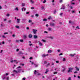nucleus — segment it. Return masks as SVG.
Returning a JSON list of instances; mask_svg holds the SVG:
<instances>
[{"mask_svg": "<svg viewBox=\"0 0 80 80\" xmlns=\"http://www.w3.org/2000/svg\"><path fill=\"white\" fill-rule=\"evenodd\" d=\"M21 68V67L19 66L17 68V69H18V71H16V70H14L13 72H15V73H18V72H20V71L22 70V69H19Z\"/></svg>", "mask_w": 80, "mask_h": 80, "instance_id": "obj_1", "label": "nucleus"}, {"mask_svg": "<svg viewBox=\"0 0 80 80\" xmlns=\"http://www.w3.org/2000/svg\"><path fill=\"white\" fill-rule=\"evenodd\" d=\"M8 75V73H6V75L4 74L2 77V80H5V79H7V80H8V78L6 76Z\"/></svg>", "mask_w": 80, "mask_h": 80, "instance_id": "obj_2", "label": "nucleus"}, {"mask_svg": "<svg viewBox=\"0 0 80 80\" xmlns=\"http://www.w3.org/2000/svg\"><path fill=\"white\" fill-rule=\"evenodd\" d=\"M73 70V68H68V72L69 73L70 72H72V71Z\"/></svg>", "mask_w": 80, "mask_h": 80, "instance_id": "obj_3", "label": "nucleus"}, {"mask_svg": "<svg viewBox=\"0 0 80 80\" xmlns=\"http://www.w3.org/2000/svg\"><path fill=\"white\" fill-rule=\"evenodd\" d=\"M62 68H63V69H62V71H61V72H63L65 70H66V67L65 66H62Z\"/></svg>", "mask_w": 80, "mask_h": 80, "instance_id": "obj_4", "label": "nucleus"}, {"mask_svg": "<svg viewBox=\"0 0 80 80\" xmlns=\"http://www.w3.org/2000/svg\"><path fill=\"white\" fill-rule=\"evenodd\" d=\"M37 30L33 29V32L34 34H36L37 33Z\"/></svg>", "mask_w": 80, "mask_h": 80, "instance_id": "obj_5", "label": "nucleus"}, {"mask_svg": "<svg viewBox=\"0 0 80 80\" xmlns=\"http://www.w3.org/2000/svg\"><path fill=\"white\" fill-rule=\"evenodd\" d=\"M50 26H52V27H54L55 26V23L53 22H51L50 23Z\"/></svg>", "mask_w": 80, "mask_h": 80, "instance_id": "obj_6", "label": "nucleus"}, {"mask_svg": "<svg viewBox=\"0 0 80 80\" xmlns=\"http://www.w3.org/2000/svg\"><path fill=\"white\" fill-rule=\"evenodd\" d=\"M14 10H15V11H17V12H18V11L19 9H18V7H16V8H14Z\"/></svg>", "mask_w": 80, "mask_h": 80, "instance_id": "obj_7", "label": "nucleus"}, {"mask_svg": "<svg viewBox=\"0 0 80 80\" xmlns=\"http://www.w3.org/2000/svg\"><path fill=\"white\" fill-rule=\"evenodd\" d=\"M75 70L76 71H79V68L78 67H75Z\"/></svg>", "mask_w": 80, "mask_h": 80, "instance_id": "obj_8", "label": "nucleus"}, {"mask_svg": "<svg viewBox=\"0 0 80 80\" xmlns=\"http://www.w3.org/2000/svg\"><path fill=\"white\" fill-rule=\"evenodd\" d=\"M48 38H50V39H51V40H53V37L52 36H49L48 37Z\"/></svg>", "mask_w": 80, "mask_h": 80, "instance_id": "obj_9", "label": "nucleus"}, {"mask_svg": "<svg viewBox=\"0 0 80 80\" xmlns=\"http://www.w3.org/2000/svg\"><path fill=\"white\" fill-rule=\"evenodd\" d=\"M17 23H20V19H17Z\"/></svg>", "mask_w": 80, "mask_h": 80, "instance_id": "obj_10", "label": "nucleus"}, {"mask_svg": "<svg viewBox=\"0 0 80 80\" xmlns=\"http://www.w3.org/2000/svg\"><path fill=\"white\" fill-rule=\"evenodd\" d=\"M48 31H52V28H48Z\"/></svg>", "mask_w": 80, "mask_h": 80, "instance_id": "obj_11", "label": "nucleus"}, {"mask_svg": "<svg viewBox=\"0 0 80 80\" xmlns=\"http://www.w3.org/2000/svg\"><path fill=\"white\" fill-rule=\"evenodd\" d=\"M28 37L29 38H32V34H29L28 35Z\"/></svg>", "mask_w": 80, "mask_h": 80, "instance_id": "obj_12", "label": "nucleus"}, {"mask_svg": "<svg viewBox=\"0 0 80 80\" xmlns=\"http://www.w3.org/2000/svg\"><path fill=\"white\" fill-rule=\"evenodd\" d=\"M61 9H65V6L63 5H62V7L61 8Z\"/></svg>", "mask_w": 80, "mask_h": 80, "instance_id": "obj_13", "label": "nucleus"}, {"mask_svg": "<svg viewBox=\"0 0 80 80\" xmlns=\"http://www.w3.org/2000/svg\"><path fill=\"white\" fill-rule=\"evenodd\" d=\"M30 2L31 4H33V3H34V1H33L32 0H31Z\"/></svg>", "mask_w": 80, "mask_h": 80, "instance_id": "obj_14", "label": "nucleus"}, {"mask_svg": "<svg viewBox=\"0 0 80 80\" xmlns=\"http://www.w3.org/2000/svg\"><path fill=\"white\" fill-rule=\"evenodd\" d=\"M48 53H51L52 52V51L51 50H49L48 52Z\"/></svg>", "mask_w": 80, "mask_h": 80, "instance_id": "obj_15", "label": "nucleus"}, {"mask_svg": "<svg viewBox=\"0 0 80 80\" xmlns=\"http://www.w3.org/2000/svg\"><path fill=\"white\" fill-rule=\"evenodd\" d=\"M34 65L35 67V68L37 67H38V64H34Z\"/></svg>", "mask_w": 80, "mask_h": 80, "instance_id": "obj_16", "label": "nucleus"}, {"mask_svg": "<svg viewBox=\"0 0 80 80\" xmlns=\"http://www.w3.org/2000/svg\"><path fill=\"white\" fill-rule=\"evenodd\" d=\"M34 73L35 75H36V74H37V72L36 70H35L34 71Z\"/></svg>", "mask_w": 80, "mask_h": 80, "instance_id": "obj_17", "label": "nucleus"}, {"mask_svg": "<svg viewBox=\"0 0 80 80\" xmlns=\"http://www.w3.org/2000/svg\"><path fill=\"white\" fill-rule=\"evenodd\" d=\"M74 55H75V54H71L69 55V56L73 57V56H74Z\"/></svg>", "mask_w": 80, "mask_h": 80, "instance_id": "obj_18", "label": "nucleus"}, {"mask_svg": "<svg viewBox=\"0 0 80 80\" xmlns=\"http://www.w3.org/2000/svg\"><path fill=\"white\" fill-rule=\"evenodd\" d=\"M22 7H24L25 5V3H23L22 4Z\"/></svg>", "mask_w": 80, "mask_h": 80, "instance_id": "obj_19", "label": "nucleus"}, {"mask_svg": "<svg viewBox=\"0 0 80 80\" xmlns=\"http://www.w3.org/2000/svg\"><path fill=\"white\" fill-rule=\"evenodd\" d=\"M34 38L35 39L37 38H38V36H37V35H35L34 36Z\"/></svg>", "mask_w": 80, "mask_h": 80, "instance_id": "obj_20", "label": "nucleus"}, {"mask_svg": "<svg viewBox=\"0 0 80 80\" xmlns=\"http://www.w3.org/2000/svg\"><path fill=\"white\" fill-rule=\"evenodd\" d=\"M13 62H17V60H12L10 61V62H11V63H13Z\"/></svg>", "mask_w": 80, "mask_h": 80, "instance_id": "obj_21", "label": "nucleus"}, {"mask_svg": "<svg viewBox=\"0 0 80 80\" xmlns=\"http://www.w3.org/2000/svg\"><path fill=\"white\" fill-rule=\"evenodd\" d=\"M23 37L24 38V39H26V38H27V35H24V36H23Z\"/></svg>", "mask_w": 80, "mask_h": 80, "instance_id": "obj_22", "label": "nucleus"}, {"mask_svg": "<svg viewBox=\"0 0 80 80\" xmlns=\"http://www.w3.org/2000/svg\"><path fill=\"white\" fill-rule=\"evenodd\" d=\"M55 70H56V71H60V70H59V69L58 68H56L55 69Z\"/></svg>", "mask_w": 80, "mask_h": 80, "instance_id": "obj_23", "label": "nucleus"}, {"mask_svg": "<svg viewBox=\"0 0 80 80\" xmlns=\"http://www.w3.org/2000/svg\"><path fill=\"white\" fill-rule=\"evenodd\" d=\"M2 38H6V37L4 35L2 36Z\"/></svg>", "mask_w": 80, "mask_h": 80, "instance_id": "obj_24", "label": "nucleus"}, {"mask_svg": "<svg viewBox=\"0 0 80 80\" xmlns=\"http://www.w3.org/2000/svg\"><path fill=\"white\" fill-rule=\"evenodd\" d=\"M15 27H16V28H19L20 27H19V26H15Z\"/></svg>", "mask_w": 80, "mask_h": 80, "instance_id": "obj_25", "label": "nucleus"}, {"mask_svg": "<svg viewBox=\"0 0 80 80\" xmlns=\"http://www.w3.org/2000/svg\"><path fill=\"white\" fill-rule=\"evenodd\" d=\"M43 21L44 22H46V21H47V19L44 18L43 19Z\"/></svg>", "mask_w": 80, "mask_h": 80, "instance_id": "obj_26", "label": "nucleus"}, {"mask_svg": "<svg viewBox=\"0 0 80 80\" xmlns=\"http://www.w3.org/2000/svg\"><path fill=\"white\" fill-rule=\"evenodd\" d=\"M48 72V69H46V71L45 72V73H47Z\"/></svg>", "mask_w": 80, "mask_h": 80, "instance_id": "obj_27", "label": "nucleus"}, {"mask_svg": "<svg viewBox=\"0 0 80 80\" xmlns=\"http://www.w3.org/2000/svg\"><path fill=\"white\" fill-rule=\"evenodd\" d=\"M42 57H46V55H45V54H42Z\"/></svg>", "mask_w": 80, "mask_h": 80, "instance_id": "obj_28", "label": "nucleus"}, {"mask_svg": "<svg viewBox=\"0 0 80 80\" xmlns=\"http://www.w3.org/2000/svg\"><path fill=\"white\" fill-rule=\"evenodd\" d=\"M32 22V21L31 20H29L28 21V22L29 23H31V22Z\"/></svg>", "mask_w": 80, "mask_h": 80, "instance_id": "obj_29", "label": "nucleus"}, {"mask_svg": "<svg viewBox=\"0 0 80 80\" xmlns=\"http://www.w3.org/2000/svg\"><path fill=\"white\" fill-rule=\"evenodd\" d=\"M48 20H50V19H52V17H51V16H50L48 18Z\"/></svg>", "mask_w": 80, "mask_h": 80, "instance_id": "obj_30", "label": "nucleus"}, {"mask_svg": "<svg viewBox=\"0 0 80 80\" xmlns=\"http://www.w3.org/2000/svg\"><path fill=\"white\" fill-rule=\"evenodd\" d=\"M77 58V59L76 60V58L75 59V60H76V61H77V60L78 59V57L77 56H76V57Z\"/></svg>", "mask_w": 80, "mask_h": 80, "instance_id": "obj_31", "label": "nucleus"}, {"mask_svg": "<svg viewBox=\"0 0 80 80\" xmlns=\"http://www.w3.org/2000/svg\"><path fill=\"white\" fill-rule=\"evenodd\" d=\"M42 42H46V41H45L43 39H42Z\"/></svg>", "mask_w": 80, "mask_h": 80, "instance_id": "obj_32", "label": "nucleus"}, {"mask_svg": "<svg viewBox=\"0 0 80 80\" xmlns=\"http://www.w3.org/2000/svg\"><path fill=\"white\" fill-rule=\"evenodd\" d=\"M20 41L21 42H23V39L20 40Z\"/></svg>", "mask_w": 80, "mask_h": 80, "instance_id": "obj_33", "label": "nucleus"}, {"mask_svg": "<svg viewBox=\"0 0 80 80\" xmlns=\"http://www.w3.org/2000/svg\"><path fill=\"white\" fill-rule=\"evenodd\" d=\"M56 13V10H55L54 11L53 13V14H55Z\"/></svg>", "mask_w": 80, "mask_h": 80, "instance_id": "obj_34", "label": "nucleus"}, {"mask_svg": "<svg viewBox=\"0 0 80 80\" xmlns=\"http://www.w3.org/2000/svg\"><path fill=\"white\" fill-rule=\"evenodd\" d=\"M65 60H66L65 58H63V60H62V61H63V62H65Z\"/></svg>", "mask_w": 80, "mask_h": 80, "instance_id": "obj_35", "label": "nucleus"}, {"mask_svg": "<svg viewBox=\"0 0 80 80\" xmlns=\"http://www.w3.org/2000/svg\"><path fill=\"white\" fill-rule=\"evenodd\" d=\"M39 45H40V46H42V42H40L39 43Z\"/></svg>", "mask_w": 80, "mask_h": 80, "instance_id": "obj_36", "label": "nucleus"}, {"mask_svg": "<svg viewBox=\"0 0 80 80\" xmlns=\"http://www.w3.org/2000/svg\"><path fill=\"white\" fill-rule=\"evenodd\" d=\"M76 28H78V30H80V28H79V27H78V26H77L76 27Z\"/></svg>", "mask_w": 80, "mask_h": 80, "instance_id": "obj_37", "label": "nucleus"}, {"mask_svg": "<svg viewBox=\"0 0 80 80\" xmlns=\"http://www.w3.org/2000/svg\"><path fill=\"white\" fill-rule=\"evenodd\" d=\"M42 10H44V7L43 6H42L41 7Z\"/></svg>", "mask_w": 80, "mask_h": 80, "instance_id": "obj_38", "label": "nucleus"}, {"mask_svg": "<svg viewBox=\"0 0 80 80\" xmlns=\"http://www.w3.org/2000/svg\"><path fill=\"white\" fill-rule=\"evenodd\" d=\"M6 16H7V17H9V16H10V14H7L6 15Z\"/></svg>", "mask_w": 80, "mask_h": 80, "instance_id": "obj_39", "label": "nucleus"}, {"mask_svg": "<svg viewBox=\"0 0 80 80\" xmlns=\"http://www.w3.org/2000/svg\"><path fill=\"white\" fill-rule=\"evenodd\" d=\"M7 34H8V32H5L4 33V35H6Z\"/></svg>", "mask_w": 80, "mask_h": 80, "instance_id": "obj_40", "label": "nucleus"}, {"mask_svg": "<svg viewBox=\"0 0 80 80\" xmlns=\"http://www.w3.org/2000/svg\"><path fill=\"white\" fill-rule=\"evenodd\" d=\"M36 17H38V14H35Z\"/></svg>", "mask_w": 80, "mask_h": 80, "instance_id": "obj_41", "label": "nucleus"}, {"mask_svg": "<svg viewBox=\"0 0 80 80\" xmlns=\"http://www.w3.org/2000/svg\"><path fill=\"white\" fill-rule=\"evenodd\" d=\"M46 2V0H44V1L43 2V3H45Z\"/></svg>", "mask_w": 80, "mask_h": 80, "instance_id": "obj_42", "label": "nucleus"}, {"mask_svg": "<svg viewBox=\"0 0 80 80\" xmlns=\"http://www.w3.org/2000/svg\"><path fill=\"white\" fill-rule=\"evenodd\" d=\"M63 2V0H60L59 1L60 3H62Z\"/></svg>", "mask_w": 80, "mask_h": 80, "instance_id": "obj_43", "label": "nucleus"}, {"mask_svg": "<svg viewBox=\"0 0 80 80\" xmlns=\"http://www.w3.org/2000/svg\"><path fill=\"white\" fill-rule=\"evenodd\" d=\"M8 41L9 43H10V42H11V40H8Z\"/></svg>", "mask_w": 80, "mask_h": 80, "instance_id": "obj_44", "label": "nucleus"}, {"mask_svg": "<svg viewBox=\"0 0 80 80\" xmlns=\"http://www.w3.org/2000/svg\"><path fill=\"white\" fill-rule=\"evenodd\" d=\"M63 55V53H60V54H59V56H60V55Z\"/></svg>", "mask_w": 80, "mask_h": 80, "instance_id": "obj_45", "label": "nucleus"}, {"mask_svg": "<svg viewBox=\"0 0 80 80\" xmlns=\"http://www.w3.org/2000/svg\"><path fill=\"white\" fill-rule=\"evenodd\" d=\"M8 22L9 23H11V22H12V21L11 20H9Z\"/></svg>", "mask_w": 80, "mask_h": 80, "instance_id": "obj_46", "label": "nucleus"}, {"mask_svg": "<svg viewBox=\"0 0 80 80\" xmlns=\"http://www.w3.org/2000/svg\"><path fill=\"white\" fill-rule=\"evenodd\" d=\"M38 76L41 75V74L40 73H38Z\"/></svg>", "mask_w": 80, "mask_h": 80, "instance_id": "obj_47", "label": "nucleus"}, {"mask_svg": "<svg viewBox=\"0 0 80 80\" xmlns=\"http://www.w3.org/2000/svg\"><path fill=\"white\" fill-rule=\"evenodd\" d=\"M34 8H35V7H32L31 8V9H34Z\"/></svg>", "mask_w": 80, "mask_h": 80, "instance_id": "obj_48", "label": "nucleus"}, {"mask_svg": "<svg viewBox=\"0 0 80 80\" xmlns=\"http://www.w3.org/2000/svg\"><path fill=\"white\" fill-rule=\"evenodd\" d=\"M25 79H26V78H22V80H25Z\"/></svg>", "mask_w": 80, "mask_h": 80, "instance_id": "obj_49", "label": "nucleus"}, {"mask_svg": "<svg viewBox=\"0 0 80 80\" xmlns=\"http://www.w3.org/2000/svg\"><path fill=\"white\" fill-rule=\"evenodd\" d=\"M44 64H46V63H47V61H45L44 62Z\"/></svg>", "mask_w": 80, "mask_h": 80, "instance_id": "obj_50", "label": "nucleus"}, {"mask_svg": "<svg viewBox=\"0 0 80 80\" xmlns=\"http://www.w3.org/2000/svg\"><path fill=\"white\" fill-rule=\"evenodd\" d=\"M12 37H15V35L14 34H13L12 35Z\"/></svg>", "mask_w": 80, "mask_h": 80, "instance_id": "obj_51", "label": "nucleus"}, {"mask_svg": "<svg viewBox=\"0 0 80 80\" xmlns=\"http://www.w3.org/2000/svg\"><path fill=\"white\" fill-rule=\"evenodd\" d=\"M57 51L58 52H60V49H58L57 50Z\"/></svg>", "mask_w": 80, "mask_h": 80, "instance_id": "obj_52", "label": "nucleus"}, {"mask_svg": "<svg viewBox=\"0 0 80 80\" xmlns=\"http://www.w3.org/2000/svg\"><path fill=\"white\" fill-rule=\"evenodd\" d=\"M53 73H54V74H56L57 73V72H53Z\"/></svg>", "mask_w": 80, "mask_h": 80, "instance_id": "obj_53", "label": "nucleus"}, {"mask_svg": "<svg viewBox=\"0 0 80 80\" xmlns=\"http://www.w3.org/2000/svg\"><path fill=\"white\" fill-rule=\"evenodd\" d=\"M56 63H59V61H56Z\"/></svg>", "mask_w": 80, "mask_h": 80, "instance_id": "obj_54", "label": "nucleus"}, {"mask_svg": "<svg viewBox=\"0 0 80 80\" xmlns=\"http://www.w3.org/2000/svg\"><path fill=\"white\" fill-rule=\"evenodd\" d=\"M45 33H48V32L47 31H44Z\"/></svg>", "mask_w": 80, "mask_h": 80, "instance_id": "obj_55", "label": "nucleus"}, {"mask_svg": "<svg viewBox=\"0 0 80 80\" xmlns=\"http://www.w3.org/2000/svg\"><path fill=\"white\" fill-rule=\"evenodd\" d=\"M19 51V49H17L16 50V52H18Z\"/></svg>", "mask_w": 80, "mask_h": 80, "instance_id": "obj_56", "label": "nucleus"}, {"mask_svg": "<svg viewBox=\"0 0 80 80\" xmlns=\"http://www.w3.org/2000/svg\"><path fill=\"white\" fill-rule=\"evenodd\" d=\"M49 65H50V63H48V65L47 66V67H48V66H49Z\"/></svg>", "mask_w": 80, "mask_h": 80, "instance_id": "obj_57", "label": "nucleus"}, {"mask_svg": "<svg viewBox=\"0 0 80 80\" xmlns=\"http://www.w3.org/2000/svg\"><path fill=\"white\" fill-rule=\"evenodd\" d=\"M69 23H72V21H69Z\"/></svg>", "mask_w": 80, "mask_h": 80, "instance_id": "obj_58", "label": "nucleus"}, {"mask_svg": "<svg viewBox=\"0 0 80 80\" xmlns=\"http://www.w3.org/2000/svg\"><path fill=\"white\" fill-rule=\"evenodd\" d=\"M78 73L77 71H75L74 72V73Z\"/></svg>", "mask_w": 80, "mask_h": 80, "instance_id": "obj_59", "label": "nucleus"}, {"mask_svg": "<svg viewBox=\"0 0 80 80\" xmlns=\"http://www.w3.org/2000/svg\"><path fill=\"white\" fill-rule=\"evenodd\" d=\"M32 65H33L34 64V63L33 62H32L31 63Z\"/></svg>", "mask_w": 80, "mask_h": 80, "instance_id": "obj_60", "label": "nucleus"}, {"mask_svg": "<svg viewBox=\"0 0 80 80\" xmlns=\"http://www.w3.org/2000/svg\"><path fill=\"white\" fill-rule=\"evenodd\" d=\"M16 42H19V40H16Z\"/></svg>", "mask_w": 80, "mask_h": 80, "instance_id": "obj_61", "label": "nucleus"}, {"mask_svg": "<svg viewBox=\"0 0 80 80\" xmlns=\"http://www.w3.org/2000/svg\"><path fill=\"white\" fill-rule=\"evenodd\" d=\"M23 9H24V8H22V11H24Z\"/></svg>", "mask_w": 80, "mask_h": 80, "instance_id": "obj_62", "label": "nucleus"}, {"mask_svg": "<svg viewBox=\"0 0 80 80\" xmlns=\"http://www.w3.org/2000/svg\"><path fill=\"white\" fill-rule=\"evenodd\" d=\"M62 15H63V13H61L60 14V15H61V16H62Z\"/></svg>", "mask_w": 80, "mask_h": 80, "instance_id": "obj_63", "label": "nucleus"}, {"mask_svg": "<svg viewBox=\"0 0 80 80\" xmlns=\"http://www.w3.org/2000/svg\"><path fill=\"white\" fill-rule=\"evenodd\" d=\"M29 59H30V60H32V57H30L29 58Z\"/></svg>", "mask_w": 80, "mask_h": 80, "instance_id": "obj_64", "label": "nucleus"}]
</instances>
